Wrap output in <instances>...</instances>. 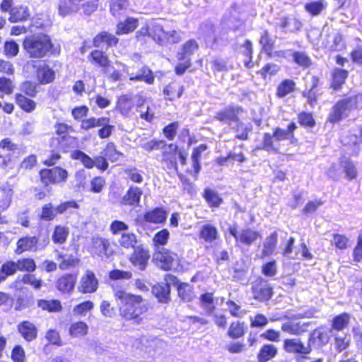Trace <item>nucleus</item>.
Wrapping results in <instances>:
<instances>
[{
    "instance_id": "f257e3e1",
    "label": "nucleus",
    "mask_w": 362,
    "mask_h": 362,
    "mask_svg": "<svg viewBox=\"0 0 362 362\" xmlns=\"http://www.w3.org/2000/svg\"><path fill=\"white\" fill-rule=\"evenodd\" d=\"M114 298L122 320L138 325L143 322L149 308L142 296L117 289L114 291Z\"/></svg>"
},
{
    "instance_id": "f03ea898",
    "label": "nucleus",
    "mask_w": 362,
    "mask_h": 362,
    "mask_svg": "<svg viewBox=\"0 0 362 362\" xmlns=\"http://www.w3.org/2000/svg\"><path fill=\"white\" fill-rule=\"evenodd\" d=\"M54 43L46 33H36L25 36L22 47L30 59H42L53 54Z\"/></svg>"
},
{
    "instance_id": "7ed1b4c3",
    "label": "nucleus",
    "mask_w": 362,
    "mask_h": 362,
    "mask_svg": "<svg viewBox=\"0 0 362 362\" xmlns=\"http://www.w3.org/2000/svg\"><path fill=\"white\" fill-rule=\"evenodd\" d=\"M244 112L243 108L240 105H227L224 108L218 110L214 118L216 121L222 124L231 125L235 124V132H238L240 128L242 129L240 134L235 135V138L238 140L245 141L248 139L249 133L251 132V127L245 126L240 122V115Z\"/></svg>"
},
{
    "instance_id": "20e7f679",
    "label": "nucleus",
    "mask_w": 362,
    "mask_h": 362,
    "mask_svg": "<svg viewBox=\"0 0 362 362\" xmlns=\"http://www.w3.org/2000/svg\"><path fill=\"white\" fill-rule=\"evenodd\" d=\"M87 61L96 70H99L110 82L122 79V72L114 69L112 61L108 54L98 48L92 49L87 55Z\"/></svg>"
},
{
    "instance_id": "39448f33",
    "label": "nucleus",
    "mask_w": 362,
    "mask_h": 362,
    "mask_svg": "<svg viewBox=\"0 0 362 362\" xmlns=\"http://www.w3.org/2000/svg\"><path fill=\"white\" fill-rule=\"evenodd\" d=\"M362 109V93L344 97L334 103L328 114L327 122L334 124L349 116L351 111Z\"/></svg>"
},
{
    "instance_id": "423d86ee",
    "label": "nucleus",
    "mask_w": 362,
    "mask_h": 362,
    "mask_svg": "<svg viewBox=\"0 0 362 362\" xmlns=\"http://www.w3.org/2000/svg\"><path fill=\"white\" fill-rule=\"evenodd\" d=\"M297 129V125L295 122L291 121L286 127V129L275 127L273 129L272 134L264 133L261 149L267 151L279 152V148L275 146L274 140L278 141L288 140L290 144L298 146L299 141L295 136V131Z\"/></svg>"
},
{
    "instance_id": "0eeeda50",
    "label": "nucleus",
    "mask_w": 362,
    "mask_h": 362,
    "mask_svg": "<svg viewBox=\"0 0 362 362\" xmlns=\"http://www.w3.org/2000/svg\"><path fill=\"white\" fill-rule=\"evenodd\" d=\"M98 0H59L58 13L62 17H66L82 9L86 15L97 10Z\"/></svg>"
},
{
    "instance_id": "6e6552de",
    "label": "nucleus",
    "mask_w": 362,
    "mask_h": 362,
    "mask_svg": "<svg viewBox=\"0 0 362 362\" xmlns=\"http://www.w3.org/2000/svg\"><path fill=\"white\" fill-rule=\"evenodd\" d=\"M283 350L295 356L296 362H303L310 358L313 349L310 345L305 344L299 338H286L283 340Z\"/></svg>"
},
{
    "instance_id": "1a4fd4ad",
    "label": "nucleus",
    "mask_w": 362,
    "mask_h": 362,
    "mask_svg": "<svg viewBox=\"0 0 362 362\" xmlns=\"http://www.w3.org/2000/svg\"><path fill=\"white\" fill-rule=\"evenodd\" d=\"M39 180L44 187L57 185L66 182L68 171L60 167L44 168L39 170Z\"/></svg>"
},
{
    "instance_id": "9d476101",
    "label": "nucleus",
    "mask_w": 362,
    "mask_h": 362,
    "mask_svg": "<svg viewBox=\"0 0 362 362\" xmlns=\"http://www.w3.org/2000/svg\"><path fill=\"white\" fill-rule=\"evenodd\" d=\"M252 298L258 303H267L274 294V287L262 276L257 277L250 284Z\"/></svg>"
},
{
    "instance_id": "9b49d317",
    "label": "nucleus",
    "mask_w": 362,
    "mask_h": 362,
    "mask_svg": "<svg viewBox=\"0 0 362 362\" xmlns=\"http://www.w3.org/2000/svg\"><path fill=\"white\" fill-rule=\"evenodd\" d=\"M176 151H175L174 149L173 151H163L160 162L163 165L164 169L175 171L179 179L182 182L183 189L188 192H191L193 189V183L188 177H187L185 173H182L179 172Z\"/></svg>"
},
{
    "instance_id": "f8f14e48",
    "label": "nucleus",
    "mask_w": 362,
    "mask_h": 362,
    "mask_svg": "<svg viewBox=\"0 0 362 362\" xmlns=\"http://www.w3.org/2000/svg\"><path fill=\"white\" fill-rule=\"evenodd\" d=\"M18 149V145L13 143L10 138H4L0 140V150L8 151L7 153H0V170L8 173L14 168L16 159L13 153Z\"/></svg>"
},
{
    "instance_id": "ddd939ff",
    "label": "nucleus",
    "mask_w": 362,
    "mask_h": 362,
    "mask_svg": "<svg viewBox=\"0 0 362 362\" xmlns=\"http://www.w3.org/2000/svg\"><path fill=\"white\" fill-rule=\"evenodd\" d=\"M151 26V39L159 45H174L181 41L180 34L175 30L165 31L159 23H153Z\"/></svg>"
},
{
    "instance_id": "4468645a",
    "label": "nucleus",
    "mask_w": 362,
    "mask_h": 362,
    "mask_svg": "<svg viewBox=\"0 0 362 362\" xmlns=\"http://www.w3.org/2000/svg\"><path fill=\"white\" fill-rule=\"evenodd\" d=\"M228 231L234 238L235 244L238 246H250L262 238L260 233L250 228H244L241 231H238L235 226H232L228 228Z\"/></svg>"
},
{
    "instance_id": "2eb2a0df",
    "label": "nucleus",
    "mask_w": 362,
    "mask_h": 362,
    "mask_svg": "<svg viewBox=\"0 0 362 362\" xmlns=\"http://www.w3.org/2000/svg\"><path fill=\"white\" fill-rule=\"evenodd\" d=\"M154 257L156 261L160 264V269L165 272L173 270L174 266L180 265L181 262L176 252L165 247L156 250Z\"/></svg>"
},
{
    "instance_id": "dca6fc26",
    "label": "nucleus",
    "mask_w": 362,
    "mask_h": 362,
    "mask_svg": "<svg viewBox=\"0 0 362 362\" xmlns=\"http://www.w3.org/2000/svg\"><path fill=\"white\" fill-rule=\"evenodd\" d=\"M91 243L92 247L98 257L109 258L115 254L117 244L110 238L96 236L92 238Z\"/></svg>"
},
{
    "instance_id": "f3484780",
    "label": "nucleus",
    "mask_w": 362,
    "mask_h": 362,
    "mask_svg": "<svg viewBox=\"0 0 362 362\" xmlns=\"http://www.w3.org/2000/svg\"><path fill=\"white\" fill-rule=\"evenodd\" d=\"M33 68L37 84L45 86L54 82L57 78L56 71L47 63H35Z\"/></svg>"
},
{
    "instance_id": "a211bd4d",
    "label": "nucleus",
    "mask_w": 362,
    "mask_h": 362,
    "mask_svg": "<svg viewBox=\"0 0 362 362\" xmlns=\"http://www.w3.org/2000/svg\"><path fill=\"white\" fill-rule=\"evenodd\" d=\"M68 248L65 247H63L62 250H55V258L58 261L59 268L62 271L75 268L81 264L77 250L74 253H68Z\"/></svg>"
},
{
    "instance_id": "6ab92c4d",
    "label": "nucleus",
    "mask_w": 362,
    "mask_h": 362,
    "mask_svg": "<svg viewBox=\"0 0 362 362\" xmlns=\"http://www.w3.org/2000/svg\"><path fill=\"white\" fill-rule=\"evenodd\" d=\"M259 42L262 47V51L268 58L285 57V52L282 50L274 51L275 39L267 29H264L260 35Z\"/></svg>"
},
{
    "instance_id": "aec40b11",
    "label": "nucleus",
    "mask_w": 362,
    "mask_h": 362,
    "mask_svg": "<svg viewBox=\"0 0 362 362\" xmlns=\"http://www.w3.org/2000/svg\"><path fill=\"white\" fill-rule=\"evenodd\" d=\"M164 281L177 286V295L183 302H191L194 298L193 286L185 282H179L177 277L171 274L164 275Z\"/></svg>"
},
{
    "instance_id": "412c9836",
    "label": "nucleus",
    "mask_w": 362,
    "mask_h": 362,
    "mask_svg": "<svg viewBox=\"0 0 362 362\" xmlns=\"http://www.w3.org/2000/svg\"><path fill=\"white\" fill-rule=\"evenodd\" d=\"M55 140L59 147L68 146L70 141L74 139L71 134L75 132L74 127L63 122H57L54 124Z\"/></svg>"
},
{
    "instance_id": "4be33fe9",
    "label": "nucleus",
    "mask_w": 362,
    "mask_h": 362,
    "mask_svg": "<svg viewBox=\"0 0 362 362\" xmlns=\"http://www.w3.org/2000/svg\"><path fill=\"white\" fill-rule=\"evenodd\" d=\"M208 146L206 144H201L198 146L193 148L191 153L192 168H187L185 174L187 176H192L194 180H197L199 174L202 170V154L207 150Z\"/></svg>"
},
{
    "instance_id": "5701e85b",
    "label": "nucleus",
    "mask_w": 362,
    "mask_h": 362,
    "mask_svg": "<svg viewBox=\"0 0 362 362\" xmlns=\"http://www.w3.org/2000/svg\"><path fill=\"white\" fill-rule=\"evenodd\" d=\"M129 257V260L134 267H137L140 270H144L150 259V252L142 244H139L134 249Z\"/></svg>"
},
{
    "instance_id": "b1692460",
    "label": "nucleus",
    "mask_w": 362,
    "mask_h": 362,
    "mask_svg": "<svg viewBox=\"0 0 362 362\" xmlns=\"http://www.w3.org/2000/svg\"><path fill=\"white\" fill-rule=\"evenodd\" d=\"M99 281L94 272L87 269L80 279L78 290L82 294L93 293L97 291Z\"/></svg>"
},
{
    "instance_id": "393cba45",
    "label": "nucleus",
    "mask_w": 362,
    "mask_h": 362,
    "mask_svg": "<svg viewBox=\"0 0 362 362\" xmlns=\"http://www.w3.org/2000/svg\"><path fill=\"white\" fill-rule=\"evenodd\" d=\"M107 30H102L98 33L92 40L93 46L95 48L105 47L107 49L116 47L119 42V38Z\"/></svg>"
},
{
    "instance_id": "a878e982",
    "label": "nucleus",
    "mask_w": 362,
    "mask_h": 362,
    "mask_svg": "<svg viewBox=\"0 0 362 362\" xmlns=\"http://www.w3.org/2000/svg\"><path fill=\"white\" fill-rule=\"evenodd\" d=\"M320 78L314 75L311 77V86L309 88L304 89L301 95L305 99L306 103L313 107L318 101L321 93H319V88L321 86Z\"/></svg>"
},
{
    "instance_id": "bb28decb",
    "label": "nucleus",
    "mask_w": 362,
    "mask_h": 362,
    "mask_svg": "<svg viewBox=\"0 0 362 362\" xmlns=\"http://www.w3.org/2000/svg\"><path fill=\"white\" fill-rule=\"evenodd\" d=\"M167 211L163 206L154 207L143 214V221L147 223L163 225L167 220Z\"/></svg>"
},
{
    "instance_id": "cd10ccee",
    "label": "nucleus",
    "mask_w": 362,
    "mask_h": 362,
    "mask_svg": "<svg viewBox=\"0 0 362 362\" xmlns=\"http://www.w3.org/2000/svg\"><path fill=\"white\" fill-rule=\"evenodd\" d=\"M134 107L135 104L132 96L122 94L117 98L115 110L123 117H130L134 112Z\"/></svg>"
},
{
    "instance_id": "c85d7f7f",
    "label": "nucleus",
    "mask_w": 362,
    "mask_h": 362,
    "mask_svg": "<svg viewBox=\"0 0 362 362\" xmlns=\"http://www.w3.org/2000/svg\"><path fill=\"white\" fill-rule=\"evenodd\" d=\"M142 194L143 191L141 188L137 186L131 185L122 197L120 203L124 206L136 207L140 204Z\"/></svg>"
},
{
    "instance_id": "c756f323",
    "label": "nucleus",
    "mask_w": 362,
    "mask_h": 362,
    "mask_svg": "<svg viewBox=\"0 0 362 362\" xmlns=\"http://www.w3.org/2000/svg\"><path fill=\"white\" fill-rule=\"evenodd\" d=\"M198 236L201 240L206 243H215L220 238L217 227L211 223H206L201 226Z\"/></svg>"
},
{
    "instance_id": "7c9ffc66",
    "label": "nucleus",
    "mask_w": 362,
    "mask_h": 362,
    "mask_svg": "<svg viewBox=\"0 0 362 362\" xmlns=\"http://www.w3.org/2000/svg\"><path fill=\"white\" fill-rule=\"evenodd\" d=\"M76 275L71 273L60 276L55 281L56 288L62 293H70L74 289Z\"/></svg>"
},
{
    "instance_id": "2f4dec72",
    "label": "nucleus",
    "mask_w": 362,
    "mask_h": 362,
    "mask_svg": "<svg viewBox=\"0 0 362 362\" xmlns=\"http://www.w3.org/2000/svg\"><path fill=\"white\" fill-rule=\"evenodd\" d=\"M39 243V238L37 236H23L16 242L15 253L21 255L25 252L35 251Z\"/></svg>"
},
{
    "instance_id": "473e14b6",
    "label": "nucleus",
    "mask_w": 362,
    "mask_h": 362,
    "mask_svg": "<svg viewBox=\"0 0 362 362\" xmlns=\"http://www.w3.org/2000/svg\"><path fill=\"white\" fill-rule=\"evenodd\" d=\"M349 77V71L340 68H334L331 72L329 88L334 91L341 90Z\"/></svg>"
},
{
    "instance_id": "72a5a7b5",
    "label": "nucleus",
    "mask_w": 362,
    "mask_h": 362,
    "mask_svg": "<svg viewBox=\"0 0 362 362\" xmlns=\"http://www.w3.org/2000/svg\"><path fill=\"white\" fill-rule=\"evenodd\" d=\"M14 274L17 272H25L26 274H30L37 269L35 261L30 257H23L18 259L16 262L8 260Z\"/></svg>"
},
{
    "instance_id": "f704fd0d",
    "label": "nucleus",
    "mask_w": 362,
    "mask_h": 362,
    "mask_svg": "<svg viewBox=\"0 0 362 362\" xmlns=\"http://www.w3.org/2000/svg\"><path fill=\"white\" fill-rule=\"evenodd\" d=\"M18 332L22 338L28 342L32 341L37 337V328L31 322L23 320L17 325Z\"/></svg>"
},
{
    "instance_id": "c9c22d12",
    "label": "nucleus",
    "mask_w": 362,
    "mask_h": 362,
    "mask_svg": "<svg viewBox=\"0 0 362 362\" xmlns=\"http://www.w3.org/2000/svg\"><path fill=\"white\" fill-rule=\"evenodd\" d=\"M185 90L182 85L176 81H172L168 83L163 90L164 98L166 101H175L180 99Z\"/></svg>"
},
{
    "instance_id": "e433bc0d",
    "label": "nucleus",
    "mask_w": 362,
    "mask_h": 362,
    "mask_svg": "<svg viewBox=\"0 0 362 362\" xmlns=\"http://www.w3.org/2000/svg\"><path fill=\"white\" fill-rule=\"evenodd\" d=\"M34 98L28 97L23 93H16L14 95V100L17 106L25 113H31L34 112L37 106Z\"/></svg>"
},
{
    "instance_id": "4c0bfd02",
    "label": "nucleus",
    "mask_w": 362,
    "mask_h": 362,
    "mask_svg": "<svg viewBox=\"0 0 362 362\" xmlns=\"http://www.w3.org/2000/svg\"><path fill=\"white\" fill-rule=\"evenodd\" d=\"M167 146L169 148L174 149L175 151H177L178 149L177 144L173 143L167 144L163 139H153L141 144V148L148 153H151L153 151L162 150Z\"/></svg>"
},
{
    "instance_id": "58836bf2",
    "label": "nucleus",
    "mask_w": 362,
    "mask_h": 362,
    "mask_svg": "<svg viewBox=\"0 0 362 362\" xmlns=\"http://www.w3.org/2000/svg\"><path fill=\"white\" fill-rule=\"evenodd\" d=\"M202 197L211 209L219 208L223 203V199L214 189L206 187L202 193Z\"/></svg>"
},
{
    "instance_id": "ea45409f",
    "label": "nucleus",
    "mask_w": 362,
    "mask_h": 362,
    "mask_svg": "<svg viewBox=\"0 0 362 362\" xmlns=\"http://www.w3.org/2000/svg\"><path fill=\"white\" fill-rule=\"evenodd\" d=\"M170 282L158 283L152 287V293L160 303H168L170 301Z\"/></svg>"
},
{
    "instance_id": "a19ab883",
    "label": "nucleus",
    "mask_w": 362,
    "mask_h": 362,
    "mask_svg": "<svg viewBox=\"0 0 362 362\" xmlns=\"http://www.w3.org/2000/svg\"><path fill=\"white\" fill-rule=\"evenodd\" d=\"M37 306L41 310L49 313H60L63 310L62 302L59 299L40 298L37 300Z\"/></svg>"
},
{
    "instance_id": "79ce46f5",
    "label": "nucleus",
    "mask_w": 362,
    "mask_h": 362,
    "mask_svg": "<svg viewBox=\"0 0 362 362\" xmlns=\"http://www.w3.org/2000/svg\"><path fill=\"white\" fill-rule=\"evenodd\" d=\"M277 355V346L274 344L265 343L259 348L257 354V359L258 362H268L274 358Z\"/></svg>"
},
{
    "instance_id": "37998d69",
    "label": "nucleus",
    "mask_w": 362,
    "mask_h": 362,
    "mask_svg": "<svg viewBox=\"0 0 362 362\" xmlns=\"http://www.w3.org/2000/svg\"><path fill=\"white\" fill-rule=\"evenodd\" d=\"M139 26V20L134 17H127L124 21H119L116 25L117 35H127L134 32Z\"/></svg>"
},
{
    "instance_id": "c03bdc74",
    "label": "nucleus",
    "mask_w": 362,
    "mask_h": 362,
    "mask_svg": "<svg viewBox=\"0 0 362 362\" xmlns=\"http://www.w3.org/2000/svg\"><path fill=\"white\" fill-rule=\"evenodd\" d=\"M296 90V83L291 78H284L276 86L275 95L277 98H283L293 94Z\"/></svg>"
},
{
    "instance_id": "a18cd8bd",
    "label": "nucleus",
    "mask_w": 362,
    "mask_h": 362,
    "mask_svg": "<svg viewBox=\"0 0 362 362\" xmlns=\"http://www.w3.org/2000/svg\"><path fill=\"white\" fill-rule=\"evenodd\" d=\"M30 18V12L27 6L20 5L13 7L9 13L8 21L12 23L25 22Z\"/></svg>"
},
{
    "instance_id": "49530a36",
    "label": "nucleus",
    "mask_w": 362,
    "mask_h": 362,
    "mask_svg": "<svg viewBox=\"0 0 362 362\" xmlns=\"http://www.w3.org/2000/svg\"><path fill=\"white\" fill-rule=\"evenodd\" d=\"M246 329L245 323L243 321H233L229 325L226 335L230 339H239L245 335Z\"/></svg>"
},
{
    "instance_id": "de8ad7c7",
    "label": "nucleus",
    "mask_w": 362,
    "mask_h": 362,
    "mask_svg": "<svg viewBox=\"0 0 362 362\" xmlns=\"http://www.w3.org/2000/svg\"><path fill=\"white\" fill-rule=\"evenodd\" d=\"M139 74H131L129 80L131 81H143L148 85H152L155 81V76L153 71L147 66H143L139 70Z\"/></svg>"
},
{
    "instance_id": "09e8293b",
    "label": "nucleus",
    "mask_w": 362,
    "mask_h": 362,
    "mask_svg": "<svg viewBox=\"0 0 362 362\" xmlns=\"http://www.w3.org/2000/svg\"><path fill=\"white\" fill-rule=\"evenodd\" d=\"M308 324L300 322H286L281 325L283 332L293 336H300L307 331Z\"/></svg>"
},
{
    "instance_id": "8fccbe9b",
    "label": "nucleus",
    "mask_w": 362,
    "mask_h": 362,
    "mask_svg": "<svg viewBox=\"0 0 362 362\" xmlns=\"http://www.w3.org/2000/svg\"><path fill=\"white\" fill-rule=\"evenodd\" d=\"M102 154L111 163L117 162L121 158L124 157V153L117 149V145L113 141H109L106 144L102 151Z\"/></svg>"
},
{
    "instance_id": "3c124183",
    "label": "nucleus",
    "mask_w": 362,
    "mask_h": 362,
    "mask_svg": "<svg viewBox=\"0 0 362 362\" xmlns=\"http://www.w3.org/2000/svg\"><path fill=\"white\" fill-rule=\"evenodd\" d=\"M199 49V44L194 39H189L181 46L180 52L177 54L178 61L189 58Z\"/></svg>"
},
{
    "instance_id": "603ef678",
    "label": "nucleus",
    "mask_w": 362,
    "mask_h": 362,
    "mask_svg": "<svg viewBox=\"0 0 362 362\" xmlns=\"http://www.w3.org/2000/svg\"><path fill=\"white\" fill-rule=\"evenodd\" d=\"M119 245L124 250H130L139 245L136 235L132 232H124L120 235L118 240Z\"/></svg>"
},
{
    "instance_id": "864d4df0",
    "label": "nucleus",
    "mask_w": 362,
    "mask_h": 362,
    "mask_svg": "<svg viewBox=\"0 0 362 362\" xmlns=\"http://www.w3.org/2000/svg\"><path fill=\"white\" fill-rule=\"evenodd\" d=\"M277 236L276 231H274L267 238L266 242L263 244L260 258L270 257L274 253L277 245Z\"/></svg>"
},
{
    "instance_id": "5fc2aeb1",
    "label": "nucleus",
    "mask_w": 362,
    "mask_h": 362,
    "mask_svg": "<svg viewBox=\"0 0 362 362\" xmlns=\"http://www.w3.org/2000/svg\"><path fill=\"white\" fill-rule=\"evenodd\" d=\"M89 327L88 324L82 320L71 323L69 328V334L72 338H81L86 336L88 333Z\"/></svg>"
},
{
    "instance_id": "6e6d98bb",
    "label": "nucleus",
    "mask_w": 362,
    "mask_h": 362,
    "mask_svg": "<svg viewBox=\"0 0 362 362\" xmlns=\"http://www.w3.org/2000/svg\"><path fill=\"white\" fill-rule=\"evenodd\" d=\"M69 229L67 226L57 225L53 229L52 240L54 244H64L69 237Z\"/></svg>"
},
{
    "instance_id": "4d7b16f0",
    "label": "nucleus",
    "mask_w": 362,
    "mask_h": 362,
    "mask_svg": "<svg viewBox=\"0 0 362 362\" xmlns=\"http://www.w3.org/2000/svg\"><path fill=\"white\" fill-rule=\"evenodd\" d=\"M327 8V3L325 0H316L307 2L304 8L311 16H317Z\"/></svg>"
},
{
    "instance_id": "13d9d810",
    "label": "nucleus",
    "mask_w": 362,
    "mask_h": 362,
    "mask_svg": "<svg viewBox=\"0 0 362 362\" xmlns=\"http://www.w3.org/2000/svg\"><path fill=\"white\" fill-rule=\"evenodd\" d=\"M170 235L168 229H160L154 234L152 238V245L157 250L164 247L170 240Z\"/></svg>"
},
{
    "instance_id": "bf43d9fd",
    "label": "nucleus",
    "mask_w": 362,
    "mask_h": 362,
    "mask_svg": "<svg viewBox=\"0 0 362 362\" xmlns=\"http://www.w3.org/2000/svg\"><path fill=\"white\" fill-rule=\"evenodd\" d=\"M129 6V0H110V11L112 16L119 18Z\"/></svg>"
},
{
    "instance_id": "052dcab7",
    "label": "nucleus",
    "mask_w": 362,
    "mask_h": 362,
    "mask_svg": "<svg viewBox=\"0 0 362 362\" xmlns=\"http://www.w3.org/2000/svg\"><path fill=\"white\" fill-rule=\"evenodd\" d=\"M199 305L207 313L211 314L216 310L213 292H204L199 296Z\"/></svg>"
},
{
    "instance_id": "680f3d73",
    "label": "nucleus",
    "mask_w": 362,
    "mask_h": 362,
    "mask_svg": "<svg viewBox=\"0 0 362 362\" xmlns=\"http://www.w3.org/2000/svg\"><path fill=\"white\" fill-rule=\"evenodd\" d=\"M37 82H33L30 80H25L21 83L19 92L18 93H23L31 98H35L39 93Z\"/></svg>"
},
{
    "instance_id": "e2e57ef3",
    "label": "nucleus",
    "mask_w": 362,
    "mask_h": 362,
    "mask_svg": "<svg viewBox=\"0 0 362 362\" xmlns=\"http://www.w3.org/2000/svg\"><path fill=\"white\" fill-rule=\"evenodd\" d=\"M291 56L293 62L303 69H308L312 66V59L305 52L295 51Z\"/></svg>"
},
{
    "instance_id": "0e129e2a",
    "label": "nucleus",
    "mask_w": 362,
    "mask_h": 362,
    "mask_svg": "<svg viewBox=\"0 0 362 362\" xmlns=\"http://www.w3.org/2000/svg\"><path fill=\"white\" fill-rule=\"evenodd\" d=\"M298 122L300 126L312 129L316 125V121L312 112L308 111H301L297 115Z\"/></svg>"
},
{
    "instance_id": "69168bd1",
    "label": "nucleus",
    "mask_w": 362,
    "mask_h": 362,
    "mask_svg": "<svg viewBox=\"0 0 362 362\" xmlns=\"http://www.w3.org/2000/svg\"><path fill=\"white\" fill-rule=\"evenodd\" d=\"M342 171L347 180L351 181L358 177V170L354 163L349 158L341 162Z\"/></svg>"
},
{
    "instance_id": "338daca9",
    "label": "nucleus",
    "mask_w": 362,
    "mask_h": 362,
    "mask_svg": "<svg viewBox=\"0 0 362 362\" xmlns=\"http://www.w3.org/2000/svg\"><path fill=\"white\" fill-rule=\"evenodd\" d=\"M71 158L74 160H79L83 165L87 169L94 168V158L90 157L88 154L81 150H75L71 154Z\"/></svg>"
},
{
    "instance_id": "774afa93",
    "label": "nucleus",
    "mask_w": 362,
    "mask_h": 362,
    "mask_svg": "<svg viewBox=\"0 0 362 362\" xmlns=\"http://www.w3.org/2000/svg\"><path fill=\"white\" fill-rule=\"evenodd\" d=\"M350 321V316L347 313H342L332 318V328L334 330L341 331L346 327Z\"/></svg>"
}]
</instances>
